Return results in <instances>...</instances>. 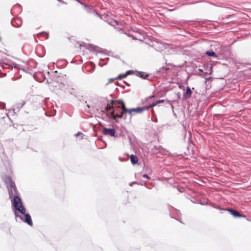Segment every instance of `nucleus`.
I'll return each instance as SVG.
<instances>
[{
    "label": "nucleus",
    "instance_id": "1",
    "mask_svg": "<svg viewBox=\"0 0 251 251\" xmlns=\"http://www.w3.org/2000/svg\"><path fill=\"white\" fill-rule=\"evenodd\" d=\"M119 104H121V109L123 110V111L121 113V114H114L115 111H112L111 112L109 113V116L112 117V118L116 120L117 118H122L123 117L124 113L127 112L129 114H131L132 112H135L137 113H141L146 110L145 107H137L136 108H131V109H127L126 108L125 103L123 101H120L118 102Z\"/></svg>",
    "mask_w": 251,
    "mask_h": 251
},
{
    "label": "nucleus",
    "instance_id": "2",
    "mask_svg": "<svg viewBox=\"0 0 251 251\" xmlns=\"http://www.w3.org/2000/svg\"><path fill=\"white\" fill-rule=\"evenodd\" d=\"M13 205L16 210L19 211L21 213L24 214L25 209L23 206L21 199L18 196H14L13 201Z\"/></svg>",
    "mask_w": 251,
    "mask_h": 251
},
{
    "label": "nucleus",
    "instance_id": "3",
    "mask_svg": "<svg viewBox=\"0 0 251 251\" xmlns=\"http://www.w3.org/2000/svg\"><path fill=\"white\" fill-rule=\"evenodd\" d=\"M120 101H122V100H111V103H109L107 105L106 107V110L107 111H109L112 109H114L113 111H115L114 114H116V113H115V112L116 111L117 109H119L120 108L119 105H121V104H119L118 102Z\"/></svg>",
    "mask_w": 251,
    "mask_h": 251
},
{
    "label": "nucleus",
    "instance_id": "4",
    "mask_svg": "<svg viewBox=\"0 0 251 251\" xmlns=\"http://www.w3.org/2000/svg\"><path fill=\"white\" fill-rule=\"evenodd\" d=\"M4 182L7 185V187L9 186L13 188V189L15 190V183L12 180V178L10 176H5L4 178Z\"/></svg>",
    "mask_w": 251,
    "mask_h": 251
},
{
    "label": "nucleus",
    "instance_id": "5",
    "mask_svg": "<svg viewBox=\"0 0 251 251\" xmlns=\"http://www.w3.org/2000/svg\"><path fill=\"white\" fill-rule=\"evenodd\" d=\"M103 133L105 135H110L114 137L115 136L116 131L114 129L104 128Z\"/></svg>",
    "mask_w": 251,
    "mask_h": 251
},
{
    "label": "nucleus",
    "instance_id": "6",
    "mask_svg": "<svg viewBox=\"0 0 251 251\" xmlns=\"http://www.w3.org/2000/svg\"><path fill=\"white\" fill-rule=\"evenodd\" d=\"M24 218H21L22 220L24 221L25 222L27 223L29 225L32 226V222L31 220V217L29 214H24Z\"/></svg>",
    "mask_w": 251,
    "mask_h": 251
},
{
    "label": "nucleus",
    "instance_id": "7",
    "mask_svg": "<svg viewBox=\"0 0 251 251\" xmlns=\"http://www.w3.org/2000/svg\"><path fill=\"white\" fill-rule=\"evenodd\" d=\"M7 189L8 190V193L9 194V197L11 198L13 196H16V194L17 193L16 186H15V190L13 189V188L7 186Z\"/></svg>",
    "mask_w": 251,
    "mask_h": 251
},
{
    "label": "nucleus",
    "instance_id": "8",
    "mask_svg": "<svg viewBox=\"0 0 251 251\" xmlns=\"http://www.w3.org/2000/svg\"><path fill=\"white\" fill-rule=\"evenodd\" d=\"M192 95V91L189 87H187L186 89V91L184 93L183 95V97L185 99H187L189 98Z\"/></svg>",
    "mask_w": 251,
    "mask_h": 251
},
{
    "label": "nucleus",
    "instance_id": "9",
    "mask_svg": "<svg viewBox=\"0 0 251 251\" xmlns=\"http://www.w3.org/2000/svg\"><path fill=\"white\" fill-rule=\"evenodd\" d=\"M130 159L131 162L133 165H135V164L138 163V159L136 156H135L133 154H131L130 156Z\"/></svg>",
    "mask_w": 251,
    "mask_h": 251
},
{
    "label": "nucleus",
    "instance_id": "10",
    "mask_svg": "<svg viewBox=\"0 0 251 251\" xmlns=\"http://www.w3.org/2000/svg\"><path fill=\"white\" fill-rule=\"evenodd\" d=\"M228 211H229L231 214L234 217H241L242 216L240 213L236 210L230 209H228Z\"/></svg>",
    "mask_w": 251,
    "mask_h": 251
},
{
    "label": "nucleus",
    "instance_id": "11",
    "mask_svg": "<svg viewBox=\"0 0 251 251\" xmlns=\"http://www.w3.org/2000/svg\"><path fill=\"white\" fill-rule=\"evenodd\" d=\"M129 73L130 71H128L126 74H121L119 75V76L117 77L116 78H117V79H122L123 78H125L127 76V75L128 74H129Z\"/></svg>",
    "mask_w": 251,
    "mask_h": 251
},
{
    "label": "nucleus",
    "instance_id": "12",
    "mask_svg": "<svg viewBox=\"0 0 251 251\" xmlns=\"http://www.w3.org/2000/svg\"><path fill=\"white\" fill-rule=\"evenodd\" d=\"M137 75L143 78H146L148 76L146 73L141 72H138Z\"/></svg>",
    "mask_w": 251,
    "mask_h": 251
},
{
    "label": "nucleus",
    "instance_id": "13",
    "mask_svg": "<svg viewBox=\"0 0 251 251\" xmlns=\"http://www.w3.org/2000/svg\"><path fill=\"white\" fill-rule=\"evenodd\" d=\"M157 104H158V103H157V101H156L155 102H153L152 103H151L150 105L145 107V109H146V110H149V109L155 106Z\"/></svg>",
    "mask_w": 251,
    "mask_h": 251
},
{
    "label": "nucleus",
    "instance_id": "14",
    "mask_svg": "<svg viewBox=\"0 0 251 251\" xmlns=\"http://www.w3.org/2000/svg\"><path fill=\"white\" fill-rule=\"evenodd\" d=\"M38 37H41L43 36L46 38V39H48L49 38V34L48 33L46 32H41L38 34Z\"/></svg>",
    "mask_w": 251,
    "mask_h": 251
},
{
    "label": "nucleus",
    "instance_id": "15",
    "mask_svg": "<svg viewBox=\"0 0 251 251\" xmlns=\"http://www.w3.org/2000/svg\"><path fill=\"white\" fill-rule=\"evenodd\" d=\"M205 53L208 56L216 57L215 53L212 50L207 51Z\"/></svg>",
    "mask_w": 251,
    "mask_h": 251
},
{
    "label": "nucleus",
    "instance_id": "16",
    "mask_svg": "<svg viewBox=\"0 0 251 251\" xmlns=\"http://www.w3.org/2000/svg\"><path fill=\"white\" fill-rule=\"evenodd\" d=\"M143 177H144V178H148L149 179H150V177L148 175H147V174H144L143 175Z\"/></svg>",
    "mask_w": 251,
    "mask_h": 251
},
{
    "label": "nucleus",
    "instance_id": "17",
    "mask_svg": "<svg viewBox=\"0 0 251 251\" xmlns=\"http://www.w3.org/2000/svg\"><path fill=\"white\" fill-rule=\"evenodd\" d=\"M117 78H110L109 79V82L111 83L113 82L115 79H117Z\"/></svg>",
    "mask_w": 251,
    "mask_h": 251
},
{
    "label": "nucleus",
    "instance_id": "18",
    "mask_svg": "<svg viewBox=\"0 0 251 251\" xmlns=\"http://www.w3.org/2000/svg\"><path fill=\"white\" fill-rule=\"evenodd\" d=\"M164 102V100H157V103H163Z\"/></svg>",
    "mask_w": 251,
    "mask_h": 251
},
{
    "label": "nucleus",
    "instance_id": "19",
    "mask_svg": "<svg viewBox=\"0 0 251 251\" xmlns=\"http://www.w3.org/2000/svg\"><path fill=\"white\" fill-rule=\"evenodd\" d=\"M113 23H115L116 25H119V22L116 20H113Z\"/></svg>",
    "mask_w": 251,
    "mask_h": 251
},
{
    "label": "nucleus",
    "instance_id": "20",
    "mask_svg": "<svg viewBox=\"0 0 251 251\" xmlns=\"http://www.w3.org/2000/svg\"><path fill=\"white\" fill-rule=\"evenodd\" d=\"M154 95H152V96H150V97H149L147 99V100H150V99H152V98H154Z\"/></svg>",
    "mask_w": 251,
    "mask_h": 251
},
{
    "label": "nucleus",
    "instance_id": "21",
    "mask_svg": "<svg viewBox=\"0 0 251 251\" xmlns=\"http://www.w3.org/2000/svg\"><path fill=\"white\" fill-rule=\"evenodd\" d=\"M58 0V1H60V2L62 1V0Z\"/></svg>",
    "mask_w": 251,
    "mask_h": 251
},
{
    "label": "nucleus",
    "instance_id": "22",
    "mask_svg": "<svg viewBox=\"0 0 251 251\" xmlns=\"http://www.w3.org/2000/svg\"><path fill=\"white\" fill-rule=\"evenodd\" d=\"M15 214L16 215V216H17V213H16V212L15 211Z\"/></svg>",
    "mask_w": 251,
    "mask_h": 251
}]
</instances>
